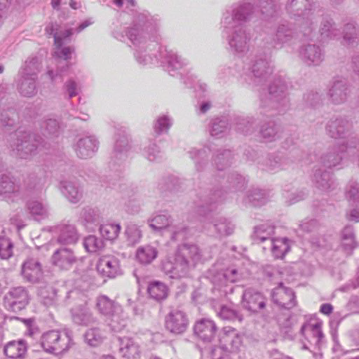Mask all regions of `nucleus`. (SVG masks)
Listing matches in <instances>:
<instances>
[{
    "label": "nucleus",
    "mask_w": 359,
    "mask_h": 359,
    "mask_svg": "<svg viewBox=\"0 0 359 359\" xmlns=\"http://www.w3.org/2000/svg\"><path fill=\"white\" fill-rule=\"evenodd\" d=\"M125 33L114 31L113 36L121 41L127 38L131 42L138 64L144 66L160 64L171 76H182L180 71L188 65L189 61L161 45L163 36L158 15H152L148 11L137 13L133 26L128 27Z\"/></svg>",
    "instance_id": "nucleus-1"
},
{
    "label": "nucleus",
    "mask_w": 359,
    "mask_h": 359,
    "mask_svg": "<svg viewBox=\"0 0 359 359\" xmlns=\"http://www.w3.org/2000/svg\"><path fill=\"white\" fill-rule=\"evenodd\" d=\"M223 194L221 190H210L196 202V211L201 217V221L205 223V228L208 231L212 229L218 237L231 235L234 230V225L230 221L218 217L215 212L217 204L223 200Z\"/></svg>",
    "instance_id": "nucleus-2"
},
{
    "label": "nucleus",
    "mask_w": 359,
    "mask_h": 359,
    "mask_svg": "<svg viewBox=\"0 0 359 359\" xmlns=\"http://www.w3.org/2000/svg\"><path fill=\"white\" fill-rule=\"evenodd\" d=\"M288 82L280 76H275L269 85L268 91L263 89L259 95V114L273 116L285 113L290 108Z\"/></svg>",
    "instance_id": "nucleus-3"
},
{
    "label": "nucleus",
    "mask_w": 359,
    "mask_h": 359,
    "mask_svg": "<svg viewBox=\"0 0 359 359\" xmlns=\"http://www.w3.org/2000/svg\"><path fill=\"white\" fill-rule=\"evenodd\" d=\"M285 9L292 18L298 22V30L306 39H313L316 35L317 6L311 0H287Z\"/></svg>",
    "instance_id": "nucleus-4"
},
{
    "label": "nucleus",
    "mask_w": 359,
    "mask_h": 359,
    "mask_svg": "<svg viewBox=\"0 0 359 359\" xmlns=\"http://www.w3.org/2000/svg\"><path fill=\"white\" fill-rule=\"evenodd\" d=\"M358 151L359 136H354L330 148L320 157L319 161L325 168L341 169L352 163Z\"/></svg>",
    "instance_id": "nucleus-5"
},
{
    "label": "nucleus",
    "mask_w": 359,
    "mask_h": 359,
    "mask_svg": "<svg viewBox=\"0 0 359 359\" xmlns=\"http://www.w3.org/2000/svg\"><path fill=\"white\" fill-rule=\"evenodd\" d=\"M72 303H75L70 309L71 318L74 324L88 326L97 323V319L89 307L86 297L79 290H72L66 293L64 305Z\"/></svg>",
    "instance_id": "nucleus-6"
},
{
    "label": "nucleus",
    "mask_w": 359,
    "mask_h": 359,
    "mask_svg": "<svg viewBox=\"0 0 359 359\" xmlns=\"http://www.w3.org/2000/svg\"><path fill=\"white\" fill-rule=\"evenodd\" d=\"M246 276L247 273L235 266L219 269L217 264L208 271V278L213 285V290H218L222 295L231 294L235 287L233 284L245 278Z\"/></svg>",
    "instance_id": "nucleus-7"
},
{
    "label": "nucleus",
    "mask_w": 359,
    "mask_h": 359,
    "mask_svg": "<svg viewBox=\"0 0 359 359\" xmlns=\"http://www.w3.org/2000/svg\"><path fill=\"white\" fill-rule=\"evenodd\" d=\"M8 142L13 154L23 159H27L41 149L42 142L35 135L18 128L9 135Z\"/></svg>",
    "instance_id": "nucleus-8"
},
{
    "label": "nucleus",
    "mask_w": 359,
    "mask_h": 359,
    "mask_svg": "<svg viewBox=\"0 0 359 359\" xmlns=\"http://www.w3.org/2000/svg\"><path fill=\"white\" fill-rule=\"evenodd\" d=\"M72 342L69 330H53L43 333L41 337L43 349L50 353L60 354L67 351Z\"/></svg>",
    "instance_id": "nucleus-9"
},
{
    "label": "nucleus",
    "mask_w": 359,
    "mask_h": 359,
    "mask_svg": "<svg viewBox=\"0 0 359 359\" xmlns=\"http://www.w3.org/2000/svg\"><path fill=\"white\" fill-rule=\"evenodd\" d=\"M223 27L222 34L226 38L230 50L234 54L241 55L248 51L251 36L243 25H231Z\"/></svg>",
    "instance_id": "nucleus-10"
},
{
    "label": "nucleus",
    "mask_w": 359,
    "mask_h": 359,
    "mask_svg": "<svg viewBox=\"0 0 359 359\" xmlns=\"http://www.w3.org/2000/svg\"><path fill=\"white\" fill-rule=\"evenodd\" d=\"M147 222L152 230L156 232L168 229L171 233V238L173 241L184 240L188 236L187 227L183 224L172 225L171 217L166 211L155 213L148 219Z\"/></svg>",
    "instance_id": "nucleus-11"
},
{
    "label": "nucleus",
    "mask_w": 359,
    "mask_h": 359,
    "mask_svg": "<svg viewBox=\"0 0 359 359\" xmlns=\"http://www.w3.org/2000/svg\"><path fill=\"white\" fill-rule=\"evenodd\" d=\"M353 124L350 116H333L325 125V133L332 139L348 141L352 137L359 136L353 133Z\"/></svg>",
    "instance_id": "nucleus-12"
},
{
    "label": "nucleus",
    "mask_w": 359,
    "mask_h": 359,
    "mask_svg": "<svg viewBox=\"0 0 359 359\" xmlns=\"http://www.w3.org/2000/svg\"><path fill=\"white\" fill-rule=\"evenodd\" d=\"M255 13V9L250 3L241 1L234 4L231 11H226L221 21L222 26L229 27L231 25H243L250 20Z\"/></svg>",
    "instance_id": "nucleus-13"
},
{
    "label": "nucleus",
    "mask_w": 359,
    "mask_h": 359,
    "mask_svg": "<svg viewBox=\"0 0 359 359\" xmlns=\"http://www.w3.org/2000/svg\"><path fill=\"white\" fill-rule=\"evenodd\" d=\"M351 95V88L347 81L335 76L330 81L327 86V98L330 104L341 105L346 103Z\"/></svg>",
    "instance_id": "nucleus-14"
},
{
    "label": "nucleus",
    "mask_w": 359,
    "mask_h": 359,
    "mask_svg": "<svg viewBox=\"0 0 359 359\" xmlns=\"http://www.w3.org/2000/svg\"><path fill=\"white\" fill-rule=\"evenodd\" d=\"M191 267L188 259H184L177 252L168 256L161 262V269L170 278L180 279L187 277Z\"/></svg>",
    "instance_id": "nucleus-15"
},
{
    "label": "nucleus",
    "mask_w": 359,
    "mask_h": 359,
    "mask_svg": "<svg viewBox=\"0 0 359 359\" xmlns=\"http://www.w3.org/2000/svg\"><path fill=\"white\" fill-rule=\"evenodd\" d=\"M74 53V48L73 47H62V45H61L60 47L55 46L53 59L57 64H61V67H57L55 72L52 69H48L47 75L49 76L53 83L62 81V76L63 74H65L67 69L69 68L67 60L71 58V55Z\"/></svg>",
    "instance_id": "nucleus-16"
},
{
    "label": "nucleus",
    "mask_w": 359,
    "mask_h": 359,
    "mask_svg": "<svg viewBox=\"0 0 359 359\" xmlns=\"http://www.w3.org/2000/svg\"><path fill=\"white\" fill-rule=\"evenodd\" d=\"M28 291L22 286L14 287L4 295V306L8 311L18 312L28 304Z\"/></svg>",
    "instance_id": "nucleus-17"
},
{
    "label": "nucleus",
    "mask_w": 359,
    "mask_h": 359,
    "mask_svg": "<svg viewBox=\"0 0 359 359\" xmlns=\"http://www.w3.org/2000/svg\"><path fill=\"white\" fill-rule=\"evenodd\" d=\"M298 56L306 66L318 67L325 60V51L320 45L306 43L299 47Z\"/></svg>",
    "instance_id": "nucleus-18"
},
{
    "label": "nucleus",
    "mask_w": 359,
    "mask_h": 359,
    "mask_svg": "<svg viewBox=\"0 0 359 359\" xmlns=\"http://www.w3.org/2000/svg\"><path fill=\"white\" fill-rule=\"evenodd\" d=\"M247 66L254 76L253 82L256 86L266 81L272 73V67L266 57L254 55Z\"/></svg>",
    "instance_id": "nucleus-19"
},
{
    "label": "nucleus",
    "mask_w": 359,
    "mask_h": 359,
    "mask_svg": "<svg viewBox=\"0 0 359 359\" xmlns=\"http://www.w3.org/2000/svg\"><path fill=\"white\" fill-rule=\"evenodd\" d=\"M322 327V321L317 320H310L304 323L301 327L300 332L311 346L320 348L325 341Z\"/></svg>",
    "instance_id": "nucleus-20"
},
{
    "label": "nucleus",
    "mask_w": 359,
    "mask_h": 359,
    "mask_svg": "<svg viewBox=\"0 0 359 359\" xmlns=\"http://www.w3.org/2000/svg\"><path fill=\"white\" fill-rule=\"evenodd\" d=\"M96 269L103 277L116 278L122 274L119 259L112 255H105L100 257Z\"/></svg>",
    "instance_id": "nucleus-21"
},
{
    "label": "nucleus",
    "mask_w": 359,
    "mask_h": 359,
    "mask_svg": "<svg viewBox=\"0 0 359 359\" xmlns=\"http://www.w3.org/2000/svg\"><path fill=\"white\" fill-rule=\"evenodd\" d=\"M273 302L280 307L290 309L297 304L296 297L294 291L289 287H286L282 283L272 292Z\"/></svg>",
    "instance_id": "nucleus-22"
},
{
    "label": "nucleus",
    "mask_w": 359,
    "mask_h": 359,
    "mask_svg": "<svg viewBox=\"0 0 359 359\" xmlns=\"http://www.w3.org/2000/svg\"><path fill=\"white\" fill-rule=\"evenodd\" d=\"M103 219L98 208L86 206L81 209L79 222L88 231H94Z\"/></svg>",
    "instance_id": "nucleus-23"
},
{
    "label": "nucleus",
    "mask_w": 359,
    "mask_h": 359,
    "mask_svg": "<svg viewBox=\"0 0 359 359\" xmlns=\"http://www.w3.org/2000/svg\"><path fill=\"white\" fill-rule=\"evenodd\" d=\"M99 142L93 135L79 138L73 146L76 156L85 159L91 158L97 152Z\"/></svg>",
    "instance_id": "nucleus-24"
},
{
    "label": "nucleus",
    "mask_w": 359,
    "mask_h": 359,
    "mask_svg": "<svg viewBox=\"0 0 359 359\" xmlns=\"http://www.w3.org/2000/svg\"><path fill=\"white\" fill-rule=\"evenodd\" d=\"M242 306L246 310L257 313L265 307V299L263 295L253 288H247L242 295Z\"/></svg>",
    "instance_id": "nucleus-25"
},
{
    "label": "nucleus",
    "mask_w": 359,
    "mask_h": 359,
    "mask_svg": "<svg viewBox=\"0 0 359 359\" xmlns=\"http://www.w3.org/2000/svg\"><path fill=\"white\" fill-rule=\"evenodd\" d=\"M165 328L173 334H182L187 328L188 319L186 314L179 310L171 311L165 318Z\"/></svg>",
    "instance_id": "nucleus-26"
},
{
    "label": "nucleus",
    "mask_w": 359,
    "mask_h": 359,
    "mask_svg": "<svg viewBox=\"0 0 359 359\" xmlns=\"http://www.w3.org/2000/svg\"><path fill=\"white\" fill-rule=\"evenodd\" d=\"M220 343L224 349L236 352L242 345L243 336L236 329L225 327L220 337Z\"/></svg>",
    "instance_id": "nucleus-27"
},
{
    "label": "nucleus",
    "mask_w": 359,
    "mask_h": 359,
    "mask_svg": "<svg viewBox=\"0 0 359 359\" xmlns=\"http://www.w3.org/2000/svg\"><path fill=\"white\" fill-rule=\"evenodd\" d=\"M60 189L62 195L72 203H77L83 197V189L76 180H62Z\"/></svg>",
    "instance_id": "nucleus-28"
},
{
    "label": "nucleus",
    "mask_w": 359,
    "mask_h": 359,
    "mask_svg": "<svg viewBox=\"0 0 359 359\" xmlns=\"http://www.w3.org/2000/svg\"><path fill=\"white\" fill-rule=\"evenodd\" d=\"M52 264L61 270H69L76 262L72 250L61 248L56 250L51 257Z\"/></svg>",
    "instance_id": "nucleus-29"
},
{
    "label": "nucleus",
    "mask_w": 359,
    "mask_h": 359,
    "mask_svg": "<svg viewBox=\"0 0 359 359\" xmlns=\"http://www.w3.org/2000/svg\"><path fill=\"white\" fill-rule=\"evenodd\" d=\"M217 327L213 320L202 318L194 325L195 334L204 341H211L215 337Z\"/></svg>",
    "instance_id": "nucleus-30"
},
{
    "label": "nucleus",
    "mask_w": 359,
    "mask_h": 359,
    "mask_svg": "<svg viewBox=\"0 0 359 359\" xmlns=\"http://www.w3.org/2000/svg\"><path fill=\"white\" fill-rule=\"evenodd\" d=\"M21 273L27 281L36 283L42 276L41 264L37 259L29 258L22 264Z\"/></svg>",
    "instance_id": "nucleus-31"
},
{
    "label": "nucleus",
    "mask_w": 359,
    "mask_h": 359,
    "mask_svg": "<svg viewBox=\"0 0 359 359\" xmlns=\"http://www.w3.org/2000/svg\"><path fill=\"white\" fill-rule=\"evenodd\" d=\"M297 32L289 25L282 24L276 29L273 38V47L281 48L285 45H290L296 38Z\"/></svg>",
    "instance_id": "nucleus-32"
},
{
    "label": "nucleus",
    "mask_w": 359,
    "mask_h": 359,
    "mask_svg": "<svg viewBox=\"0 0 359 359\" xmlns=\"http://www.w3.org/2000/svg\"><path fill=\"white\" fill-rule=\"evenodd\" d=\"M318 34L320 41H323L337 40L340 39L341 36L340 30L336 27L333 20L328 16H325L323 18Z\"/></svg>",
    "instance_id": "nucleus-33"
},
{
    "label": "nucleus",
    "mask_w": 359,
    "mask_h": 359,
    "mask_svg": "<svg viewBox=\"0 0 359 359\" xmlns=\"http://www.w3.org/2000/svg\"><path fill=\"white\" fill-rule=\"evenodd\" d=\"M312 181L318 189L324 191L334 189L336 187V182L333 175L330 172L322 170L320 168L314 170Z\"/></svg>",
    "instance_id": "nucleus-34"
},
{
    "label": "nucleus",
    "mask_w": 359,
    "mask_h": 359,
    "mask_svg": "<svg viewBox=\"0 0 359 359\" xmlns=\"http://www.w3.org/2000/svg\"><path fill=\"white\" fill-rule=\"evenodd\" d=\"M37 80L38 79L18 75V78L16 79V88L18 92L22 97H34L38 92Z\"/></svg>",
    "instance_id": "nucleus-35"
},
{
    "label": "nucleus",
    "mask_w": 359,
    "mask_h": 359,
    "mask_svg": "<svg viewBox=\"0 0 359 359\" xmlns=\"http://www.w3.org/2000/svg\"><path fill=\"white\" fill-rule=\"evenodd\" d=\"M128 140L126 135L120 136L116 140L114 148L110 161V165L115 167L116 164L118 165L126 160V153L128 151Z\"/></svg>",
    "instance_id": "nucleus-36"
},
{
    "label": "nucleus",
    "mask_w": 359,
    "mask_h": 359,
    "mask_svg": "<svg viewBox=\"0 0 359 359\" xmlns=\"http://www.w3.org/2000/svg\"><path fill=\"white\" fill-rule=\"evenodd\" d=\"M119 352L126 359H137L140 355L139 345L131 338H119Z\"/></svg>",
    "instance_id": "nucleus-37"
},
{
    "label": "nucleus",
    "mask_w": 359,
    "mask_h": 359,
    "mask_svg": "<svg viewBox=\"0 0 359 359\" xmlns=\"http://www.w3.org/2000/svg\"><path fill=\"white\" fill-rule=\"evenodd\" d=\"M26 205L30 215L36 221L45 219L49 215V206L45 202L31 199L27 202Z\"/></svg>",
    "instance_id": "nucleus-38"
},
{
    "label": "nucleus",
    "mask_w": 359,
    "mask_h": 359,
    "mask_svg": "<svg viewBox=\"0 0 359 359\" xmlns=\"http://www.w3.org/2000/svg\"><path fill=\"white\" fill-rule=\"evenodd\" d=\"M27 346L25 341H11L4 348V353L11 359H20L24 358L27 353Z\"/></svg>",
    "instance_id": "nucleus-39"
},
{
    "label": "nucleus",
    "mask_w": 359,
    "mask_h": 359,
    "mask_svg": "<svg viewBox=\"0 0 359 359\" xmlns=\"http://www.w3.org/2000/svg\"><path fill=\"white\" fill-rule=\"evenodd\" d=\"M177 252L180 256L183 257L184 259H188L191 269L194 268L201 259V250L198 245L195 244H183L179 246Z\"/></svg>",
    "instance_id": "nucleus-40"
},
{
    "label": "nucleus",
    "mask_w": 359,
    "mask_h": 359,
    "mask_svg": "<svg viewBox=\"0 0 359 359\" xmlns=\"http://www.w3.org/2000/svg\"><path fill=\"white\" fill-rule=\"evenodd\" d=\"M233 128L245 135L251 134L255 131L256 121L254 117L236 116L231 120Z\"/></svg>",
    "instance_id": "nucleus-41"
},
{
    "label": "nucleus",
    "mask_w": 359,
    "mask_h": 359,
    "mask_svg": "<svg viewBox=\"0 0 359 359\" xmlns=\"http://www.w3.org/2000/svg\"><path fill=\"white\" fill-rule=\"evenodd\" d=\"M41 68V62L37 57H29L21 66L18 75L38 79Z\"/></svg>",
    "instance_id": "nucleus-42"
},
{
    "label": "nucleus",
    "mask_w": 359,
    "mask_h": 359,
    "mask_svg": "<svg viewBox=\"0 0 359 359\" xmlns=\"http://www.w3.org/2000/svg\"><path fill=\"white\" fill-rule=\"evenodd\" d=\"M40 129L42 135L48 138L57 137L60 133V123L54 117H44L40 123Z\"/></svg>",
    "instance_id": "nucleus-43"
},
{
    "label": "nucleus",
    "mask_w": 359,
    "mask_h": 359,
    "mask_svg": "<svg viewBox=\"0 0 359 359\" xmlns=\"http://www.w3.org/2000/svg\"><path fill=\"white\" fill-rule=\"evenodd\" d=\"M263 248L270 249L276 258L281 259L290 250V241L287 238H273L270 240L269 246H264Z\"/></svg>",
    "instance_id": "nucleus-44"
},
{
    "label": "nucleus",
    "mask_w": 359,
    "mask_h": 359,
    "mask_svg": "<svg viewBox=\"0 0 359 359\" xmlns=\"http://www.w3.org/2000/svg\"><path fill=\"white\" fill-rule=\"evenodd\" d=\"M230 129V123L226 117H216L210 123V134L216 138L222 137Z\"/></svg>",
    "instance_id": "nucleus-45"
},
{
    "label": "nucleus",
    "mask_w": 359,
    "mask_h": 359,
    "mask_svg": "<svg viewBox=\"0 0 359 359\" xmlns=\"http://www.w3.org/2000/svg\"><path fill=\"white\" fill-rule=\"evenodd\" d=\"M96 307L102 315L107 318L114 312L120 311L121 306L106 295H100L97 298Z\"/></svg>",
    "instance_id": "nucleus-46"
},
{
    "label": "nucleus",
    "mask_w": 359,
    "mask_h": 359,
    "mask_svg": "<svg viewBox=\"0 0 359 359\" xmlns=\"http://www.w3.org/2000/svg\"><path fill=\"white\" fill-rule=\"evenodd\" d=\"M106 321L111 331L119 332L127 326L128 317L121 307L120 311L114 312L113 314L107 318Z\"/></svg>",
    "instance_id": "nucleus-47"
},
{
    "label": "nucleus",
    "mask_w": 359,
    "mask_h": 359,
    "mask_svg": "<svg viewBox=\"0 0 359 359\" xmlns=\"http://www.w3.org/2000/svg\"><path fill=\"white\" fill-rule=\"evenodd\" d=\"M210 151V148L207 147L199 149L193 148L189 151V157L194 161L195 168L198 172L205 169Z\"/></svg>",
    "instance_id": "nucleus-48"
},
{
    "label": "nucleus",
    "mask_w": 359,
    "mask_h": 359,
    "mask_svg": "<svg viewBox=\"0 0 359 359\" xmlns=\"http://www.w3.org/2000/svg\"><path fill=\"white\" fill-rule=\"evenodd\" d=\"M13 178L7 174L0 175V196L2 199H9L11 196L18 191Z\"/></svg>",
    "instance_id": "nucleus-49"
},
{
    "label": "nucleus",
    "mask_w": 359,
    "mask_h": 359,
    "mask_svg": "<svg viewBox=\"0 0 359 359\" xmlns=\"http://www.w3.org/2000/svg\"><path fill=\"white\" fill-rule=\"evenodd\" d=\"M259 133L264 142H271L280 138L282 131L279 126L269 121L262 126Z\"/></svg>",
    "instance_id": "nucleus-50"
},
{
    "label": "nucleus",
    "mask_w": 359,
    "mask_h": 359,
    "mask_svg": "<svg viewBox=\"0 0 359 359\" xmlns=\"http://www.w3.org/2000/svg\"><path fill=\"white\" fill-rule=\"evenodd\" d=\"M234 160V156L231 150L229 149H219L217 154L213 156V162L216 168L222 171L230 167Z\"/></svg>",
    "instance_id": "nucleus-51"
},
{
    "label": "nucleus",
    "mask_w": 359,
    "mask_h": 359,
    "mask_svg": "<svg viewBox=\"0 0 359 359\" xmlns=\"http://www.w3.org/2000/svg\"><path fill=\"white\" fill-rule=\"evenodd\" d=\"M157 256V249L151 245H145L139 247L135 253L137 260L142 264L151 263Z\"/></svg>",
    "instance_id": "nucleus-52"
},
{
    "label": "nucleus",
    "mask_w": 359,
    "mask_h": 359,
    "mask_svg": "<svg viewBox=\"0 0 359 359\" xmlns=\"http://www.w3.org/2000/svg\"><path fill=\"white\" fill-rule=\"evenodd\" d=\"M247 180L245 177L237 172L229 173L222 187L231 191H236L243 189Z\"/></svg>",
    "instance_id": "nucleus-53"
},
{
    "label": "nucleus",
    "mask_w": 359,
    "mask_h": 359,
    "mask_svg": "<svg viewBox=\"0 0 359 359\" xmlns=\"http://www.w3.org/2000/svg\"><path fill=\"white\" fill-rule=\"evenodd\" d=\"M78 240V233L74 225L65 224L60 227L57 238L59 243L62 244H72Z\"/></svg>",
    "instance_id": "nucleus-54"
},
{
    "label": "nucleus",
    "mask_w": 359,
    "mask_h": 359,
    "mask_svg": "<svg viewBox=\"0 0 359 359\" xmlns=\"http://www.w3.org/2000/svg\"><path fill=\"white\" fill-rule=\"evenodd\" d=\"M268 201V197L264 190L253 188L250 189L245 198V203L253 206H262Z\"/></svg>",
    "instance_id": "nucleus-55"
},
{
    "label": "nucleus",
    "mask_w": 359,
    "mask_h": 359,
    "mask_svg": "<svg viewBox=\"0 0 359 359\" xmlns=\"http://www.w3.org/2000/svg\"><path fill=\"white\" fill-rule=\"evenodd\" d=\"M41 302L46 306H57L60 304L64 305V302L60 303L57 298V290L52 287H47L41 290L39 293Z\"/></svg>",
    "instance_id": "nucleus-56"
},
{
    "label": "nucleus",
    "mask_w": 359,
    "mask_h": 359,
    "mask_svg": "<svg viewBox=\"0 0 359 359\" xmlns=\"http://www.w3.org/2000/svg\"><path fill=\"white\" fill-rule=\"evenodd\" d=\"M274 234V226L269 224H261L255 228L252 239L255 242H265L272 240L271 236Z\"/></svg>",
    "instance_id": "nucleus-57"
},
{
    "label": "nucleus",
    "mask_w": 359,
    "mask_h": 359,
    "mask_svg": "<svg viewBox=\"0 0 359 359\" xmlns=\"http://www.w3.org/2000/svg\"><path fill=\"white\" fill-rule=\"evenodd\" d=\"M147 291L151 298L161 301L167 297L168 289L164 283L154 281L149 284Z\"/></svg>",
    "instance_id": "nucleus-58"
},
{
    "label": "nucleus",
    "mask_w": 359,
    "mask_h": 359,
    "mask_svg": "<svg viewBox=\"0 0 359 359\" xmlns=\"http://www.w3.org/2000/svg\"><path fill=\"white\" fill-rule=\"evenodd\" d=\"M46 183L45 177H38L32 175L29 177L27 182V190L29 194L38 196L41 194Z\"/></svg>",
    "instance_id": "nucleus-59"
},
{
    "label": "nucleus",
    "mask_w": 359,
    "mask_h": 359,
    "mask_svg": "<svg viewBox=\"0 0 359 359\" xmlns=\"http://www.w3.org/2000/svg\"><path fill=\"white\" fill-rule=\"evenodd\" d=\"M100 233L103 238L107 241H114L118 236L121 226L118 224H100Z\"/></svg>",
    "instance_id": "nucleus-60"
},
{
    "label": "nucleus",
    "mask_w": 359,
    "mask_h": 359,
    "mask_svg": "<svg viewBox=\"0 0 359 359\" xmlns=\"http://www.w3.org/2000/svg\"><path fill=\"white\" fill-rule=\"evenodd\" d=\"M358 39V30L355 23L348 22L344 25L343 31L344 43L348 46H354Z\"/></svg>",
    "instance_id": "nucleus-61"
},
{
    "label": "nucleus",
    "mask_w": 359,
    "mask_h": 359,
    "mask_svg": "<svg viewBox=\"0 0 359 359\" xmlns=\"http://www.w3.org/2000/svg\"><path fill=\"white\" fill-rule=\"evenodd\" d=\"M288 158L280 155H271L266 162L267 170L271 172H277L285 169Z\"/></svg>",
    "instance_id": "nucleus-62"
},
{
    "label": "nucleus",
    "mask_w": 359,
    "mask_h": 359,
    "mask_svg": "<svg viewBox=\"0 0 359 359\" xmlns=\"http://www.w3.org/2000/svg\"><path fill=\"white\" fill-rule=\"evenodd\" d=\"M127 242L129 245H133L139 243L142 234L140 227L133 224H128L125 231Z\"/></svg>",
    "instance_id": "nucleus-63"
},
{
    "label": "nucleus",
    "mask_w": 359,
    "mask_h": 359,
    "mask_svg": "<svg viewBox=\"0 0 359 359\" xmlns=\"http://www.w3.org/2000/svg\"><path fill=\"white\" fill-rule=\"evenodd\" d=\"M346 199L353 203H359V183L355 180H351L345 190Z\"/></svg>",
    "instance_id": "nucleus-64"
}]
</instances>
